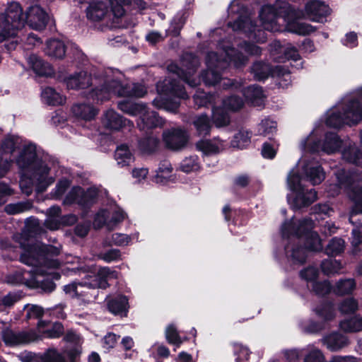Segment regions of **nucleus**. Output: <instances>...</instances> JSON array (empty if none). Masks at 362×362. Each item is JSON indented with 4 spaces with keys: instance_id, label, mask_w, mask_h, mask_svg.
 I'll use <instances>...</instances> for the list:
<instances>
[{
    "instance_id": "58836bf2",
    "label": "nucleus",
    "mask_w": 362,
    "mask_h": 362,
    "mask_svg": "<svg viewBox=\"0 0 362 362\" xmlns=\"http://www.w3.org/2000/svg\"><path fill=\"white\" fill-rule=\"evenodd\" d=\"M243 94L247 100L257 107L263 105V91L262 88L257 86H249L244 90Z\"/></svg>"
},
{
    "instance_id": "13d9d810",
    "label": "nucleus",
    "mask_w": 362,
    "mask_h": 362,
    "mask_svg": "<svg viewBox=\"0 0 362 362\" xmlns=\"http://www.w3.org/2000/svg\"><path fill=\"white\" fill-rule=\"evenodd\" d=\"M42 362H66L62 354L54 349L48 350L41 358Z\"/></svg>"
},
{
    "instance_id": "5701e85b",
    "label": "nucleus",
    "mask_w": 362,
    "mask_h": 362,
    "mask_svg": "<svg viewBox=\"0 0 362 362\" xmlns=\"http://www.w3.org/2000/svg\"><path fill=\"white\" fill-rule=\"evenodd\" d=\"M251 71L255 78L258 81L264 80L269 75L280 77L289 74L288 69L281 66H276L272 69L269 65L261 62L255 63L251 68Z\"/></svg>"
},
{
    "instance_id": "ea45409f",
    "label": "nucleus",
    "mask_w": 362,
    "mask_h": 362,
    "mask_svg": "<svg viewBox=\"0 0 362 362\" xmlns=\"http://www.w3.org/2000/svg\"><path fill=\"white\" fill-rule=\"evenodd\" d=\"M173 168L168 160H164L159 164L154 177V181L157 183H165L172 175Z\"/></svg>"
},
{
    "instance_id": "dca6fc26",
    "label": "nucleus",
    "mask_w": 362,
    "mask_h": 362,
    "mask_svg": "<svg viewBox=\"0 0 362 362\" xmlns=\"http://www.w3.org/2000/svg\"><path fill=\"white\" fill-rule=\"evenodd\" d=\"M228 62L221 59L216 52L208 53L206 58V70L202 72L201 77L206 86H214L221 78V71L228 66Z\"/></svg>"
},
{
    "instance_id": "0eeeda50",
    "label": "nucleus",
    "mask_w": 362,
    "mask_h": 362,
    "mask_svg": "<svg viewBox=\"0 0 362 362\" xmlns=\"http://www.w3.org/2000/svg\"><path fill=\"white\" fill-rule=\"evenodd\" d=\"M336 177L337 183L329 186V195L334 197L343 189L354 202L351 216L358 213L362 214V172L350 174L344 170H339L336 173Z\"/></svg>"
},
{
    "instance_id": "412c9836",
    "label": "nucleus",
    "mask_w": 362,
    "mask_h": 362,
    "mask_svg": "<svg viewBox=\"0 0 362 362\" xmlns=\"http://www.w3.org/2000/svg\"><path fill=\"white\" fill-rule=\"evenodd\" d=\"M25 22L34 30H43L48 22V14L37 4L30 5L25 13Z\"/></svg>"
},
{
    "instance_id": "c9c22d12",
    "label": "nucleus",
    "mask_w": 362,
    "mask_h": 362,
    "mask_svg": "<svg viewBox=\"0 0 362 362\" xmlns=\"http://www.w3.org/2000/svg\"><path fill=\"white\" fill-rule=\"evenodd\" d=\"M107 307L115 315H126L129 309L128 298L124 296H117L108 300Z\"/></svg>"
},
{
    "instance_id": "f704fd0d",
    "label": "nucleus",
    "mask_w": 362,
    "mask_h": 362,
    "mask_svg": "<svg viewBox=\"0 0 362 362\" xmlns=\"http://www.w3.org/2000/svg\"><path fill=\"white\" fill-rule=\"evenodd\" d=\"M322 343L327 348L332 351H338L348 344L345 336L339 333H332L322 339Z\"/></svg>"
},
{
    "instance_id": "f3484780",
    "label": "nucleus",
    "mask_w": 362,
    "mask_h": 362,
    "mask_svg": "<svg viewBox=\"0 0 362 362\" xmlns=\"http://www.w3.org/2000/svg\"><path fill=\"white\" fill-rule=\"evenodd\" d=\"M243 105V100L239 97L233 95L224 99L221 107H214L212 119L216 127H221L228 125L230 122L228 111H237Z\"/></svg>"
},
{
    "instance_id": "7ed1b4c3",
    "label": "nucleus",
    "mask_w": 362,
    "mask_h": 362,
    "mask_svg": "<svg viewBox=\"0 0 362 362\" xmlns=\"http://www.w3.org/2000/svg\"><path fill=\"white\" fill-rule=\"evenodd\" d=\"M23 252L21 256V261L33 267L31 273L33 280L37 287L47 293L53 291L55 288L54 283L49 279H40L44 276H53L55 274L47 271L48 269L58 268L60 265L59 259H55L60 254L61 247L46 245L40 243L25 245L21 243Z\"/></svg>"
},
{
    "instance_id": "9b49d317",
    "label": "nucleus",
    "mask_w": 362,
    "mask_h": 362,
    "mask_svg": "<svg viewBox=\"0 0 362 362\" xmlns=\"http://www.w3.org/2000/svg\"><path fill=\"white\" fill-rule=\"evenodd\" d=\"M322 133L321 129L315 127L313 132L300 141V147L304 153H315L322 151L327 154L337 152L342 145L346 147V142L341 140L337 134L329 132L325 134V140L321 143L319 137Z\"/></svg>"
},
{
    "instance_id": "37998d69",
    "label": "nucleus",
    "mask_w": 362,
    "mask_h": 362,
    "mask_svg": "<svg viewBox=\"0 0 362 362\" xmlns=\"http://www.w3.org/2000/svg\"><path fill=\"white\" fill-rule=\"evenodd\" d=\"M340 328L347 332H356L362 330V317L355 316L340 322Z\"/></svg>"
},
{
    "instance_id": "de8ad7c7",
    "label": "nucleus",
    "mask_w": 362,
    "mask_h": 362,
    "mask_svg": "<svg viewBox=\"0 0 362 362\" xmlns=\"http://www.w3.org/2000/svg\"><path fill=\"white\" fill-rule=\"evenodd\" d=\"M252 133L245 129L240 130L231 141V145L236 148H244L247 146L250 142Z\"/></svg>"
},
{
    "instance_id": "1a4fd4ad",
    "label": "nucleus",
    "mask_w": 362,
    "mask_h": 362,
    "mask_svg": "<svg viewBox=\"0 0 362 362\" xmlns=\"http://www.w3.org/2000/svg\"><path fill=\"white\" fill-rule=\"evenodd\" d=\"M120 73L111 69H107L105 72L104 83H110L107 90L98 89L95 92V96L101 102L110 99L112 95H116L119 97H143L146 93V88L141 84H134L132 87L123 86L120 83L119 78Z\"/></svg>"
},
{
    "instance_id": "603ef678",
    "label": "nucleus",
    "mask_w": 362,
    "mask_h": 362,
    "mask_svg": "<svg viewBox=\"0 0 362 362\" xmlns=\"http://www.w3.org/2000/svg\"><path fill=\"white\" fill-rule=\"evenodd\" d=\"M317 315L325 322L332 320L334 316L335 313L334 308L330 304H324L316 308Z\"/></svg>"
},
{
    "instance_id": "473e14b6",
    "label": "nucleus",
    "mask_w": 362,
    "mask_h": 362,
    "mask_svg": "<svg viewBox=\"0 0 362 362\" xmlns=\"http://www.w3.org/2000/svg\"><path fill=\"white\" fill-rule=\"evenodd\" d=\"M45 52L52 58L62 59L66 54V46L63 41L52 39L47 41Z\"/></svg>"
},
{
    "instance_id": "bf43d9fd",
    "label": "nucleus",
    "mask_w": 362,
    "mask_h": 362,
    "mask_svg": "<svg viewBox=\"0 0 362 362\" xmlns=\"http://www.w3.org/2000/svg\"><path fill=\"white\" fill-rule=\"evenodd\" d=\"M40 332L49 338H57L63 334L64 327L61 323H54L50 329H47L45 331L40 329Z\"/></svg>"
},
{
    "instance_id": "69168bd1",
    "label": "nucleus",
    "mask_w": 362,
    "mask_h": 362,
    "mask_svg": "<svg viewBox=\"0 0 362 362\" xmlns=\"http://www.w3.org/2000/svg\"><path fill=\"white\" fill-rule=\"evenodd\" d=\"M69 185V181L66 179L59 180L55 188L53 189L52 194L54 197L59 199L64 194Z\"/></svg>"
},
{
    "instance_id": "39448f33",
    "label": "nucleus",
    "mask_w": 362,
    "mask_h": 362,
    "mask_svg": "<svg viewBox=\"0 0 362 362\" xmlns=\"http://www.w3.org/2000/svg\"><path fill=\"white\" fill-rule=\"evenodd\" d=\"M314 227L311 218L302 220L291 219L286 221L281 227V233L284 237L292 238L293 244L303 242L305 248L295 247L288 245L285 250L288 257L294 262L303 263L306 258V250L320 251L322 248L321 240L318 234L312 230Z\"/></svg>"
},
{
    "instance_id": "9d476101",
    "label": "nucleus",
    "mask_w": 362,
    "mask_h": 362,
    "mask_svg": "<svg viewBox=\"0 0 362 362\" xmlns=\"http://www.w3.org/2000/svg\"><path fill=\"white\" fill-rule=\"evenodd\" d=\"M157 90L158 96L153 101V105L168 112H175L180 105L178 99L187 97L182 86L171 78L158 83Z\"/></svg>"
},
{
    "instance_id": "6e6552de",
    "label": "nucleus",
    "mask_w": 362,
    "mask_h": 362,
    "mask_svg": "<svg viewBox=\"0 0 362 362\" xmlns=\"http://www.w3.org/2000/svg\"><path fill=\"white\" fill-rule=\"evenodd\" d=\"M117 277V273L108 267L90 271L81 282L74 281L64 286V291L71 298H80L86 296V289L107 287L108 280Z\"/></svg>"
},
{
    "instance_id": "a18cd8bd",
    "label": "nucleus",
    "mask_w": 362,
    "mask_h": 362,
    "mask_svg": "<svg viewBox=\"0 0 362 362\" xmlns=\"http://www.w3.org/2000/svg\"><path fill=\"white\" fill-rule=\"evenodd\" d=\"M194 125L200 136H206L211 131V123L206 115H202L194 120Z\"/></svg>"
},
{
    "instance_id": "423d86ee",
    "label": "nucleus",
    "mask_w": 362,
    "mask_h": 362,
    "mask_svg": "<svg viewBox=\"0 0 362 362\" xmlns=\"http://www.w3.org/2000/svg\"><path fill=\"white\" fill-rule=\"evenodd\" d=\"M362 119V87L354 93L344 96L326 113L325 123L331 127L343 124L352 125Z\"/></svg>"
},
{
    "instance_id": "0e129e2a",
    "label": "nucleus",
    "mask_w": 362,
    "mask_h": 362,
    "mask_svg": "<svg viewBox=\"0 0 362 362\" xmlns=\"http://www.w3.org/2000/svg\"><path fill=\"white\" fill-rule=\"evenodd\" d=\"M19 143V138L16 136H11L5 139L3 143V148L5 153H11L14 151Z\"/></svg>"
},
{
    "instance_id": "c85d7f7f",
    "label": "nucleus",
    "mask_w": 362,
    "mask_h": 362,
    "mask_svg": "<svg viewBox=\"0 0 362 362\" xmlns=\"http://www.w3.org/2000/svg\"><path fill=\"white\" fill-rule=\"evenodd\" d=\"M140 119L137 122L138 127L144 130L145 129L153 128L163 124L162 119L160 118L154 111H149L144 105V110L139 115Z\"/></svg>"
},
{
    "instance_id": "b1692460",
    "label": "nucleus",
    "mask_w": 362,
    "mask_h": 362,
    "mask_svg": "<svg viewBox=\"0 0 362 362\" xmlns=\"http://www.w3.org/2000/svg\"><path fill=\"white\" fill-rule=\"evenodd\" d=\"M3 340L6 344L15 346L25 343H29L36 340L38 337L34 332H14L6 329L2 333Z\"/></svg>"
},
{
    "instance_id": "72a5a7b5",
    "label": "nucleus",
    "mask_w": 362,
    "mask_h": 362,
    "mask_svg": "<svg viewBox=\"0 0 362 362\" xmlns=\"http://www.w3.org/2000/svg\"><path fill=\"white\" fill-rule=\"evenodd\" d=\"M115 159L117 165L123 168L129 165L134 161V157L126 144H121L115 150Z\"/></svg>"
},
{
    "instance_id": "a19ab883",
    "label": "nucleus",
    "mask_w": 362,
    "mask_h": 362,
    "mask_svg": "<svg viewBox=\"0 0 362 362\" xmlns=\"http://www.w3.org/2000/svg\"><path fill=\"white\" fill-rule=\"evenodd\" d=\"M144 105L142 103H135L130 101H122L118 103V108L132 116H136L141 114L144 110Z\"/></svg>"
},
{
    "instance_id": "5fc2aeb1",
    "label": "nucleus",
    "mask_w": 362,
    "mask_h": 362,
    "mask_svg": "<svg viewBox=\"0 0 362 362\" xmlns=\"http://www.w3.org/2000/svg\"><path fill=\"white\" fill-rule=\"evenodd\" d=\"M114 16L120 18L124 14V6L131 4V0H109Z\"/></svg>"
},
{
    "instance_id": "49530a36",
    "label": "nucleus",
    "mask_w": 362,
    "mask_h": 362,
    "mask_svg": "<svg viewBox=\"0 0 362 362\" xmlns=\"http://www.w3.org/2000/svg\"><path fill=\"white\" fill-rule=\"evenodd\" d=\"M133 239H138V234L134 233L130 235L123 233H114L112 235L110 241H105L107 245H117V246H126L129 245L130 241Z\"/></svg>"
},
{
    "instance_id": "393cba45",
    "label": "nucleus",
    "mask_w": 362,
    "mask_h": 362,
    "mask_svg": "<svg viewBox=\"0 0 362 362\" xmlns=\"http://www.w3.org/2000/svg\"><path fill=\"white\" fill-rule=\"evenodd\" d=\"M103 122L104 125L110 129L119 130L122 127L134 126L130 120L120 116L113 110H108L103 116Z\"/></svg>"
},
{
    "instance_id": "4d7b16f0",
    "label": "nucleus",
    "mask_w": 362,
    "mask_h": 362,
    "mask_svg": "<svg viewBox=\"0 0 362 362\" xmlns=\"http://www.w3.org/2000/svg\"><path fill=\"white\" fill-rule=\"evenodd\" d=\"M30 208V204L28 202H20L17 204H10L5 206V211L9 214H16L22 213Z\"/></svg>"
},
{
    "instance_id": "09e8293b",
    "label": "nucleus",
    "mask_w": 362,
    "mask_h": 362,
    "mask_svg": "<svg viewBox=\"0 0 362 362\" xmlns=\"http://www.w3.org/2000/svg\"><path fill=\"white\" fill-rule=\"evenodd\" d=\"M193 98L196 105L202 107L208 104H215L217 97L214 95L207 94L204 91L198 90L194 95Z\"/></svg>"
},
{
    "instance_id": "e2e57ef3",
    "label": "nucleus",
    "mask_w": 362,
    "mask_h": 362,
    "mask_svg": "<svg viewBox=\"0 0 362 362\" xmlns=\"http://www.w3.org/2000/svg\"><path fill=\"white\" fill-rule=\"evenodd\" d=\"M362 244V223L352 230L351 245L354 252L358 250V246Z\"/></svg>"
},
{
    "instance_id": "bb28decb",
    "label": "nucleus",
    "mask_w": 362,
    "mask_h": 362,
    "mask_svg": "<svg viewBox=\"0 0 362 362\" xmlns=\"http://www.w3.org/2000/svg\"><path fill=\"white\" fill-rule=\"evenodd\" d=\"M308 353L304 357L303 362H325V356L322 352L312 346H308ZM329 362H355L351 356H334Z\"/></svg>"
},
{
    "instance_id": "cd10ccee",
    "label": "nucleus",
    "mask_w": 362,
    "mask_h": 362,
    "mask_svg": "<svg viewBox=\"0 0 362 362\" xmlns=\"http://www.w3.org/2000/svg\"><path fill=\"white\" fill-rule=\"evenodd\" d=\"M361 141L362 144V131ZM341 156L344 160L362 167V150L358 148L354 143L351 141L346 142V147L342 150Z\"/></svg>"
},
{
    "instance_id": "2eb2a0df",
    "label": "nucleus",
    "mask_w": 362,
    "mask_h": 362,
    "mask_svg": "<svg viewBox=\"0 0 362 362\" xmlns=\"http://www.w3.org/2000/svg\"><path fill=\"white\" fill-rule=\"evenodd\" d=\"M199 66V61L197 57L192 54L187 53L182 58L180 66L175 64H170L168 66V69L170 72L176 74L190 86L193 87L198 86L200 83L199 78L192 77Z\"/></svg>"
},
{
    "instance_id": "c03bdc74",
    "label": "nucleus",
    "mask_w": 362,
    "mask_h": 362,
    "mask_svg": "<svg viewBox=\"0 0 362 362\" xmlns=\"http://www.w3.org/2000/svg\"><path fill=\"white\" fill-rule=\"evenodd\" d=\"M223 52L228 57L230 62L233 63L235 67H240L247 62V56L243 55V53L235 50L233 48H224Z\"/></svg>"
},
{
    "instance_id": "f03ea898",
    "label": "nucleus",
    "mask_w": 362,
    "mask_h": 362,
    "mask_svg": "<svg viewBox=\"0 0 362 362\" xmlns=\"http://www.w3.org/2000/svg\"><path fill=\"white\" fill-rule=\"evenodd\" d=\"M16 164L22 172L20 187L26 195L32 193L33 187L38 192L45 191L58 176V161L49 156L39 158L34 144L25 146Z\"/></svg>"
},
{
    "instance_id": "ddd939ff",
    "label": "nucleus",
    "mask_w": 362,
    "mask_h": 362,
    "mask_svg": "<svg viewBox=\"0 0 362 362\" xmlns=\"http://www.w3.org/2000/svg\"><path fill=\"white\" fill-rule=\"evenodd\" d=\"M25 23V13L18 2L8 4L5 16H0V42L13 38Z\"/></svg>"
},
{
    "instance_id": "4468645a",
    "label": "nucleus",
    "mask_w": 362,
    "mask_h": 362,
    "mask_svg": "<svg viewBox=\"0 0 362 362\" xmlns=\"http://www.w3.org/2000/svg\"><path fill=\"white\" fill-rule=\"evenodd\" d=\"M107 69L101 71L100 74L94 75L93 78L90 74L86 71H79L74 74H71L64 79V81L69 89H85L90 86H95V88L89 93V98L93 100L100 101L95 96V92L98 89L103 88V90H107L110 83H104V76Z\"/></svg>"
},
{
    "instance_id": "f8f14e48",
    "label": "nucleus",
    "mask_w": 362,
    "mask_h": 362,
    "mask_svg": "<svg viewBox=\"0 0 362 362\" xmlns=\"http://www.w3.org/2000/svg\"><path fill=\"white\" fill-rule=\"evenodd\" d=\"M228 15L232 18L238 16V19L233 23L229 22L228 25L234 30L243 31L250 39L258 42H263L266 40L264 31L257 28L253 25L250 13L243 6L238 0H233L228 7Z\"/></svg>"
},
{
    "instance_id": "f257e3e1",
    "label": "nucleus",
    "mask_w": 362,
    "mask_h": 362,
    "mask_svg": "<svg viewBox=\"0 0 362 362\" xmlns=\"http://www.w3.org/2000/svg\"><path fill=\"white\" fill-rule=\"evenodd\" d=\"M330 13L329 7L319 0H309L305 6V11H296L286 2L277 1L274 6H263L259 18L264 30L272 32L281 31L277 20L282 17L286 23V31L305 35L313 33L315 28L310 24L298 21V19L307 17L313 21L323 23L325 17Z\"/></svg>"
},
{
    "instance_id": "a211bd4d",
    "label": "nucleus",
    "mask_w": 362,
    "mask_h": 362,
    "mask_svg": "<svg viewBox=\"0 0 362 362\" xmlns=\"http://www.w3.org/2000/svg\"><path fill=\"white\" fill-rule=\"evenodd\" d=\"M126 217L127 214L121 208L117 206H112L108 209H100L95 214L93 226L97 228L106 226L108 230H113Z\"/></svg>"
},
{
    "instance_id": "6e6d98bb",
    "label": "nucleus",
    "mask_w": 362,
    "mask_h": 362,
    "mask_svg": "<svg viewBox=\"0 0 362 362\" xmlns=\"http://www.w3.org/2000/svg\"><path fill=\"white\" fill-rule=\"evenodd\" d=\"M322 269L327 274L337 273L341 268V263L334 259H327L322 263Z\"/></svg>"
},
{
    "instance_id": "8fccbe9b",
    "label": "nucleus",
    "mask_w": 362,
    "mask_h": 362,
    "mask_svg": "<svg viewBox=\"0 0 362 362\" xmlns=\"http://www.w3.org/2000/svg\"><path fill=\"white\" fill-rule=\"evenodd\" d=\"M344 248V242L341 238H334L330 240L326 247V253L334 256L341 253Z\"/></svg>"
},
{
    "instance_id": "20e7f679",
    "label": "nucleus",
    "mask_w": 362,
    "mask_h": 362,
    "mask_svg": "<svg viewBox=\"0 0 362 362\" xmlns=\"http://www.w3.org/2000/svg\"><path fill=\"white\" fill-rule=\"evenodd\" d=\"M313 185L321 183L325 179V173L317 162L307 159L305 155L299 160L296 167L293 168L287 177V185L292 194L288 195L289 205L295 209L305 207L317 199L314 189L305 191L302 185L303 177Z\"/></svg>"
},
{
    "instance_id": "680f3d73",
    "label": "nucleus",
    "mask_w": 362,
    "mask_h": 362,
    "mask_svg": "<svg viewBox=\"0 0 362 362\" xmlns=\"http://www.w3.org/2000/svg\"><path fill=\"white\" fill-rule=\"evenodd\" d=\"M355 285V282L353 279L340 281L337 285V292L341 295L348 293L354 290Z\"/></svg>"
},
{
    "instance_id": "052dcab7",
    "label": "nucleus",
    "mask_w": 362,
    "mask_h": 362,
    "mask_svg": "<svg viewBox=\"0 0 362 362\" xmlns=\"http://www.w3.org/2000/svg\"><path fill=\"white\" fill-rule=\"evenodd\" d=\"M357 309L358 303L355 299L351 298L343 300L339 305V310L342 313H354Z\"/></svg>"
},
{
    "instance_id": "3c124183",
    "label": "nucleus",
    "mask_w": 362,
    "mask_h": 362,
    "mask_svg": "<svg viewBox=\"0 0 362 362\" xmlns=\"http://www.w3.org/2000/svg\"><path fill=\"white\" fill-rule=\"evenodd\" d=\"M165 337L168 341L179 347L182 344L183 340L180 337L176 327L173 325H170L165 329Z\"/></svg>"
},
{
    "instance_id": "864d4df0",
    "label": "nucleus",
    "mask_w": 362,
    "mask_h": 362,
    "mask_svg": "<svg viewBox=\"0 0 362 362\" xmlns=\"http://www.w3.org/2000/svg\"><path fill=\"white\" fill-rule=\"evenodd\" d=\"M299 358V353L296 349L286 350L278 358H272L269 362H296Z\"/></svg>"
},
{
    "instance_id": "e433bc0d",
    "label": "nucleus",
    "mask_w": 362,
    "mask_h": 362,
    "mask_svg": "<svg viewBox=\"0 0 362 362\" xmlns=\"http://www.w3.org/2000/svg\"><path fill=\"white\" fill-rule=\"evenodd\" d=\"M276 131L277 123L270 117L263 119L257 125V134L269 139L273 136Z\"/></svg>"
},
{
    "instance_id": "c756f323",
    "label": "nucleus",
    "mask_w": 362,
    "mask_h": 362,
    "mask_svg": "<svg viewBox=\"0 0 362 362\" xmlns=\"http://www.w3.org/2000/svg\"><path fill=\"white\" fill-rule=\"evenodd\" d=\"M71 112L76 118L90 121L98 114V110L91 105L86 103H77L73 105Z\"/></svg>"
},
{
    "instance_id": "338daca9",
    "label": "nucleus",
    "mask_w": 362,
    "mask_h": 362,
    "mask_svg": "<svg viewBox=\"0 0 362 362\" xmlns=\"http://www.w3.org/2000/svg\"><path fill=\"white\" fill-rule=\"evenodd\" d=\"M277 151V146L269 143H264L262 148V155L264 158L272 159Z\"/></svg>"
},
{
    "instance_id": "4be33fe9",
    "label": "nucleus",
    "mask_w": 362,
    "mask_h": 362,
    "mask_svg": "<svg viewBox=\"0 0 362 362\" xmlns=\"http://www.w3.org/2000/svg\"><path fill=\"white\" fill-rule=\"evenodd\" d=\"M163 140L168 148L177 151L185 146L188 136L181 129H170L163 132Z\"/></svg>"
},
{
    "instance_id": "774afa93",
    "label": "nucleus",
    "mask_w": 362,
    "mask_h": 362,
    "mask_svg": "<svg viewBox=\"0 0 362 362\" xmlns=\"http://www.w3.org/2000/svg\"><path fill=\"white\" fill-rule=\"evenodd\" d=\"M100 258L106 262H111L120 259L121 253L117 249H112L99 255Z\"/></svg>"
},
{
    "instance_id": "a878e982",
    "label": "nucleus",
    "mask_w": 362,
    "mask_h": 362,
    "mask_svg": "<svg viewBox=\"0 0 362 362\" xmlns=\"http://www.w3.org/2000/svg\"><path fill=\"white\" fill-rule=\"evenodd\" d=\"M197 148L204 155L211 156L223 151L228 146V143L218 138L212 140H201L197 143Z\"/></svg>"
},
{
    "instance_id": "aec40b11",
    "label": "nucleus",
    "mask_w": 362,
    "mask_h": 362,
    "mask_svg": "<svg viewBox=\"0 0 362 362\" xmlns=\"http://www.w3.org/2000/svg\"><path fill=\"white\" fill-rule=\"evenodd\" d=\"M271 55L274 60L284 62L286 60H293L296 62V68L302 67V62L298 50L291 45L283 46L279 41H274L270 45Z\"/></svg>"
},
{
    "instance_id": "2f4dec72",
    "label": "nucleus",
    "mask_w": 362,
    "mask_h": 362,
    "mask_svg": "<svg viewBox=\"0 0 362 362\" xmlns=\"http://www.w3.org/2000/svg\"><path fill=\"white\" fill-rule=\"evenodd\" d=\"M27 61L28 65L37 75L49 76L53 73V70L51 66L35 54H31L29 56L27 59Z\"/></svg>"
},
{
    "instance_id": "6ab92c4d",
    "label": "nucleus",
    "mask_w": 362,
    "mask_h": 362,
    "mask_svg": "<svg viewBox=\"0 0 362 362\" xmlns=\"http://www.w3.org/2000/svg\"><path fill=\"white\" fill-rule=\"evenodd\" d=\"M98 195V189L95 187H90L84 190L81 187H74L66 195L64 202L69 204L74 202L82 206H88L93 204Z\"/></svg>"
},
{
    "instance_id": "4c0bfd02",
    "label": "nucleus",
    "mask_w": 362,
    "mask_h": 362,
    "mask_svg": "<svg viewBox=\"0 0 362 362\" xmlns=\"http://www.w3.org/2000/svg\"><path fill=\"white\" fill-rule=\"evenodd\" d=\"M41 98L45 103L49 105H62L65 101V98L51 87L42 90Z\"/></svg>"
},
{
    "instance_id": "7c9ffc66",
    "label": "nucleus",
    "mask_w": 362,
    "mask_h": 362,
    "mask_svg": "<svg viewBox=\"0 0 362 362\" xmlns=\"http://www.w3.org/2000/svg\"><path fill=\"white\" fill-rule=\"evenodd\" d=\"M108 13V7L103 1H93L86 8L87 18L93 21H99Z\"/></svg>"
},
{
    "instance_id": "79ce46f5",
    "label": "nucleus",
    "mask_w": 362,
    "mask_h": 362,
    "mask_svg": "<svg viewBox=\"0 0 362 362\" xmlns=\"http://www.w3.org/2000/svg\"><path fill=\"white\" fill-rule=\"evenodd\" d=\"M200 168V163L197 156L186 157L180 164V169L186 173L197 172Z\"/></svg>"
}]
</instances>
